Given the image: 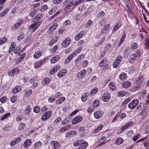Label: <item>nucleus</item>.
I'll list each match as a JSON object with an SVG mask.
<instances>
[{"label":"nucleus","mask_w":149,"mask_h":149,"mask_svg":"<svg viewBox=\"0 0 149 149\" xmlns=\"http://www.w3.org/2000/svg\"><path fill=\"white\" fill-rule=\"evenodd\" d=\"M67 72V70L65 69H63L59 72L57 76L59 77H61L65 75Z\"/></svg>","instance_id":"412c9836"},{"label":"nucleus","mask_w":149,"mask_h":149,"mask_svg":"<svg viewBox=\"0 0 149 149\" xmlns=\"http://www.w3.org/2000/svg\"><path fill=\"white\" fill-rule=\"evenodd\" d=\"M98 91V88H96L95 87L93 88V89H92L90 91V93L91 94H96L97 92Z\"/></svg>","instance_id":"4d7b16f0"},{"label":"nucleus","mask_w":149,"mask_h":149,"mask_svg":"<svg viewBox=\"0 0 149 149\" xmlns=\"http://www.w3.org/2000/svg\"><path fill=\"white\" fill-rule=\"evenodd\" d=\"M24 37V33L23 32H21L19 36L17 37V39L19 41H20Z\"/></svg>","instance_id":"8fccbe9b"},{"label":"nucleus","mask_w":149,"mask_h":149,"mask_svg":"<svg viewBox=\"0 0 149 149\" xmlns=\"http://www.w3.org/2000/svg\"><path fill=\"white\" fill-rule=\"evenodd\" d=\"M31 109L29 106H28L25 110V113L26 115H29L31 112Z\"/></svg>","instance_id":"37998d69"},{"label":"nucleus","mask_w":149,"mask_h":149,"mask_svg":"<svg viewBox=\"0 0 149 149\" xmlns=\"http://www.w3.org/2000/svg\"><path fill=\"white\" fill-rule=\"evenodd\" d=\"M93 24V21L91 19L89 20L85 24V27L86 28H88L90 27Z\"/></svg>","instance_id":"e433bc0d"},{"label":"nucleus","mask_w":149,"mask_h":149,"mask_svg":"<svg viewBox=\"0 0 149 149\" xmlns=\"http://www.w3.org/2000/svg\"><path fill=\"white\" fill-rule=\"evenodd\" d=\"M21 90L20 86H17L13 88L12 91L13 94H16L20 92Z\"/></svg>","instance_id":"bb28decb"},{"label":"nucleus","mask_w":149,"mask_h":149,"mask_svg":"<svg viewBox=\"0 0 149 149\" xmlns=\"http://www.w3.org/2000/svg\"><path fill=\"white\" fill-rule=\"evenodd\" d=\"M126 36V33H125L123 34L122 37L120 39L118 45L119 46H120L123 43V41H124L125 39Z\"/></svg>","instance_id":"79ce46f5"},{"label":"nucleus","mask_w":149,"mask_h":149,"mask_svg":"<svg viewBox=\"0 0 149 149\" xmlns=\"http://www.w3.org/2000/svg\"><path fill=\"white\" fill-rule=\"evenodd\" d=\"M7 40L6 37H4L1 38L0 39V45L3 44L5 42H6Z\"/></svg>","instance_id":"5fc2aeb1"},{"label":"nucleus","mask_w":149,"mask_h":149,"mask_svg":"<svg viewBox=\"0 0 149 149\" xmlns=\"http://www.w3.org/2000/svg\"><path fill=\"white\" fill-rule=\"evenodd\" d=\"M22 23L21 22H19L17 23L12 28L13 31H14L17 30V28Z\"/></svg>","instance_id":"473e14b6"},{"label":"nucleus","mask_w":149,"mask_h":149,"mask_svg":"<svg viewBox=\"0 0 149 149\" xmlns=\"http://www.w3.org/2000/svg\"><path fill=\"white\" fill-rule=\"evenodd\" d=\"M42 143L41 142L39 141L36 143L33 146V148L34 149H36V148H39L42 146Z\"/></svg>","instance_id":"c9c22d12"},{"label":"nucleus","mask_w":149,"mask_h":149,"mask_svg":"<svg viewBox=\"0 0 149 149\" xmlns=\"http://www.w3.org/2000/svg\"><path fill=\"white\" fill-rule=\"evenodd\" d=\"M65 100V98L64 97H62L57 100L56 102V104H60L63 103Z\"/></svg>","instance_id":"4c0bfd02"},{"label":"nucleus","mask_w":149,"mask_h":149,"mask_svg":"<svg viewBox=\"0 0 149 149\" xmlns=\"http://www.w3.org/2000/svg\"><path fill=\"white\" fill-rule=\"evenodd\" d=\"M147 93V91L145 90H142L140 93V97L141 98H143Z\"/></svg>","instance_id":"58836bf2"},{"label":"nucleus","mask_w":149,"mask_h":149,"mask_svg":"<svg viewBox=\"0 0 149 149\" xmlns=\"http://www.w3.org/2000/svg\"><path fill=\"white\" fill-rule=\"evenodd\" d=\"M40 110V107L38 106H35L33 109V111L37 113H39Z\"/></svg>","instance_id":"603ef678"},{"label":"nucleus","mask_w":149,"mask_h":149,"mask_svg":"<svg viewBox=\"0 0 149 149\" xmlns=\"http://www.w3.org/2000/svg\"><path fill=\"white\" fill-rule=\"evenodd\" d=\"M75 54V53H73L70 54L68 57H67L65 61V63L68 64L70 61L71 60L72 58L74 55Z\"/></svg>","instance_id":"b1692460"},{"label":"nucleus","mask_w":149,"mask_h":149,"mask_svg":"<svg viewBox=\"0 0 149 149\" xmlns=\"http://www.w3.org/2000/svg\"><path fill=\"white\" fill-rule=\"evenodd\" d=\"M121 23L120 22H118L114 27L112 30V33H114L116 30H117L120 27Z\"/></svg>","instance_id":"f3484780"},{"label":"nucleus","mask_w":149,"mask_h":149,"mask_svg":"<svg viewBox=\"0 0 149 149\" xmlns=\"http://www.w3.org/2000/svg\"><path fill=\"white\" fill-rule=\"evenodd\" d=\"M140 134H138L137 135H134V137L132 138V140L134 141H136L139 138Z\"/></svg>","instance_id":"69168bd1"},{"label":"nucleus","mask_w":149,"mask_h":149,"mask_svg":"<svg viewBox=\"0 0 149 149\" xmlns=\"http://www.w3.org/2000/svg\"><path fill=\"white\" fill-rule=\"evenodd\" d=\"M60 58V56L57 55L53 57L50 60V62L52 63H55L57 62Z\"/></svg>","instance_id":"6ab92c4d"},{"label":"nucleus","mask_w":149,"mask_h":149,"mask_svg":"<svg viewBox=\"0 0 149 149\" xmlns=\"http://www.w3.org/2000/svg\"><path fill=\"white\" fill-rule=\"evenodd\" d=\"M41 22L38 21L36 23L32 24L29 27V29L30 30H31V32H34L40 26Z\"/></svg>","instance_id":"f257e3e1"},{"label":"nucleus","mask_w":149,"mask_h":149,"mask_svg":"<svg viewBox=\"0 0 149 149\" xmlns=\"http://www.w3.org/2000/svg\"><path fill=\"white\" fill-rule=\"evenodd\" d=\"M134 56L131 55V54L130 55V58L129 59V61L132 63H134V61L136 58V57Z\"/></svg>","instance_id":"3c124183"},{"label":"nucleus","mask_w":149,"mask_h":149,"mask_svg":"<svg viewBox=\"0 0 149 149\" xmlns=\"http://www.w3.org/2000/svg\"><path fill=\"white\" fill-rule=\"evenodd\" d=\"M51 145L52 149H59L61 146L59 142L54 141L51 142Z\"/></svg>","instance_id":"0eeeda50"},{"label":"nucleus","mask_w":149,"mask_h":149,"mask_svg":"<svg viewBox=\"0 0 149 149\" xmlns=\"http://www.w3.org/2000/svg\"><path fill=\"white\" fill-rule=\"evenodd\" d=\"M45 61V59H44L42 60H40L38 62L35 63L34 68H38L42 65L43 64Z\"/></svg>","instance_id":"ddd939ff"},{"label":"nucleus","mask_w":149,"mask_h":149,"mask_svg":"<svg viewBox=\"0 0 149 149\" xmlns=\"http://www.w3.org/2000/svg\"><path fill=\"white\" fill-rule=\"evenodd\" d=\"M58 26L57 24L56 23L52 25L49 29L48 31L50 30L51 31H54Z\"/></svg>","instance_id":"de8ad7c7"},{"label":"nucleus","mask_w":149,"mask_h":149,"mask_svg":"<svg viewBox=\"0 0 149 149\" xmlns=\"http://www.w3.org/2000/svg\"><path fill=\"white\" fill-rule=\"evenodd\" d=\"M94 117L96 119L100 118L102 116V113L99 111L95 112L94 114Z\"/></svg>","instance_id":"aec40b11"},{"label":"nucleus","mask_w":149,"mask_h":149,"mask_svg":"<svg viewBox=\"0 0 149 149\" xmlns=\"http://www.w3.org/2000/svg\"><path fill=\"white\" fill-rule=\"evenodd\" d=\"M128 50H129V48H127L124 51L123 56L124 57L127 58L128 57V56L129 55V53H128Z\"/></svg>","instance_id":"13d9d810"},{"label":"nucleus","mask_w":149,"mask_h":149,"mask_svg":"<svg viewBox=\"0 0 149 149\" xmlns=\"http://www.w3.org/2000/svg\"><path fill=\"white\" fill-rule=\"evenodd\" d=\"M145 45L146 49H149V39L146 40L145 42Z\"/></svg>","instance_id":"774afa93"},{"label":"nucleus","mask_w":149,"mask_h":149,"mask_svg":"<svg viewBox=\"0 0 149 149\" xmlns=\"http://www.w3.org/2000/svg\"><path fill=\"white\" fill-rule=\"evenodd\" d=\"M83 120V117L81 116H78L74 118L72 121V123L75 125L80 122Z\"/></svg>","instance_id":"423d86ee"},{"label":"nucleus","mask_w":149,"mask_h":149,"mask_svg":"<svg viewBox=\"0 0 149 149\" xmlns=\"http://www.w3.org/2000/svg\"><path fill=\"white\" fill-rule=\"evenodd\" d=\"M111 97L110 93H107L104 94L102 97V100L104 102L108 101Z\"/></svg>","instance_id":"9d476101"},{"label":"nucleus","mask_w":149,"mask_h":149,"mask_svg":"<svg viewBox=\"0 0 149 149\" xmlns=\"http://www.w3.org/2000/svg\"><path fill=\"white\" fill-rule=\"evenodd\" d=\"M21 140V139L20 137H18L17 138L15 139H14L13 140V142L15 143V144H16L17 143H18V142H20Z\"/></svg>","instance_id":"680f3d73"},{"label":"nucleus","mask_w":149,"mask_h":149,"mask_svg":"<svg viewBox=\"0 0 149 149\" xmlns=\"http://www.w3.org/2000/svg\"><path fill=\"white\" fill-rule=\"evenodd\" d=\"M138 47L137 44L136 43H133L132 44L131 47V48L132 49H136Z\"/></svg>","instance_id":"338daca9"},{"label":"nucleus","mask_w":149,"mask_h":149,"mask_svg":"<svg viewBox=\"0 0 149 149\" xmlns=\"http://www.w3.org/2000/svg\"><path fill=\"white\" fill-rule=\"evenodd\" d=\"M31 143V140L30 139H27L24 142L23 144L25 148H27L29 147Z\"/></svg>","instance_id":"f8f14e48"},{"label":"nucleus","mask_w":149,"mask_h":149,"mask_svg":"<svg viewBox=\"0 0 149 149\" xmlns=\"http://www.w3.org/2000/svg\"><path fill=\"white\" fill-rule=\"evenodd\" d=\"M110 27V25L109 24H106L104 27L103 28V31H108Z\"/></svg>","instance_id":"0e129e2a"},{"label":"nucleus","mask_w":149,"mask_h":149,"mask_svg":"<svg viewBox=\"0 0 149 149\" xmlns=\"http://www.w3.org/2000/svg\"><path fill=\"white\" fill-rule=\"evenodd\" d=\"M20 70L19 68H16L12 70L10 72L8 73V74L9 75L12 76L18 74Z\"/></svg>","instance_id":"dca6fc26"},{"label":"nucleus","mask_w":149,"mask_h":149,"mask_svg":"<svg viewBox=\"0 0 149 149\" xmlns=\"http://www.w3.org/2000/svg\"><path fill=\"white\" fill-rule=\"evenodd\" d=\"M124 141L123 138L120 137L116 139L115 143L118 145H120Z\"/></svg>","instance_id":"c85d7f7f"},{"label":"nucleus","mask_w":149,"mask_h":149,"mask_svg":"<svg viewBox=\"0 0 149 149\" xmlns=\"http://www.w3.org/2000/svg\"><path fill=\"white\" fill-rule=\"evenodd\" d=\"M141 88V86L140 84L139 83H138L136 84V85L134 86L132 88L131 90V91L132 92H135L136 91H138Z\"/></svg>","instance_id":"4be33fe9"},{"label":"nucleus","mask_w":149,"mask_h":149,"mask_svg":"<svg viewBox=\"0 0 149 149\" xmlns=\"http://www.w3.org/2000/svg\"><path fill=\"white\" fill-rule=\"evenodd\" d=\"M109 87L110 89L112 90H115L116 88V85L113 82H111L109 83Z\"/></svg>","instance_id":"2f4dec72"},{"label":"nucleus","mask_w":149,"mask_h":149,"mask_svg":"<svg viewBox=\"0 0 149 149\" xmlns=\"http://www.w3.org/2000/svg\"><path fill=\"white\" fill-rule=\"evenodd\" d=\"M48 7L47 5H44L42 6V8L40 10V11L41 12L44 11L45 10H46L48 9Z\"/></svg>","instance_id":"e2e57ef3"},{"label":"nucleus","mask_w":149,"mask_h":149,"mask_svg":"<svg viewBox=\"0 0 149 149\" xmlns=\"http://www.w3.org/2000/svg\"><path fill=\"white\" fill-rule=\"evenodd\" d=\"M122 59V57L121 56H118L113 64V67L115 68H117L120 64L121 60Z\"/></svg>","instance_id":"20e7f679"},{"label":"nucleus","mask_w":149,"mask_h":149,"mask_svg":"<svg viewBox=\"0 0 149 149\" xmlns=\"http://www.w3.org/2000/svg\"><path fill=\"white\" fill-rule=\"evenodd\" d=\"M10 116V114L9 113H7L4 115L1 118V120H3Z\"/></svg>","instance_id":"6e6d98bb"},{"label":"nucleus","mask_w":149,"mask_h":149,"mask_svg":"<svg viewBox=\"0 0 149 149\" xmlns=\"http://www.w3.org/2000/svg\"><path fill=\"white\" fill-rule=\"evenodd\" d=\"M69 118H66L62 121L61 123L63 125H65L68 123L69 122Z\"/></svg>","instance_id":"864d4df0"},{"label":"nucleus","mask_w":149,"mask_h":149,"mask_svg":"<svg viewBox=\"0 0 149 149\" xmlns=\"http://www.w3.org/2000/svg\"><path fill=\"white\" fill-rule=\"evenodd\" d=\"M140 51L139 49H138L134 53L132 54L131 55L135 56L137 58L139 57L140 56Z\"/></svg>","instance_id":"a18cd8bd"},{"label":"nucleus","mask_w":149,"mask_h":149,"mask_svg":"<svg viewBox=\"0 0 149 149\" xmlns=\"http://www.w3.org/2000/svg\"><path fill=\"white\" fill-rule=\"evenodd\" d=\"M50 81V79L48 77L44 78L42 81V84L44 86H45L49 84Z\"/></svg>","instance_id":"cd10ccee"},{"label":"nucleus","mask_w":149,"mask_h":149,"mask_svg":"<svg viewBox=\"0 0 149 149\" xmlns=\"http://www.w3.org/2000/svg\"><path fill=\"white\" fill-rule=\"evenodd\" d=\"M87 71L85 69H83L79 72L77 74V77L79 79L83 78L86 75Z\"/></svg>","instance_id":"9b49d317"},{"label":"nucleus","mask_w":149,"mask_h":149,"mask_svg":"<svg viewBox=\"0 0 149 149\" xmlns=\"http://www.w3.org/2000/svg\"><path fill=\"white\" fill-rule=\"evenodd\" d=\"M88 143L84 140H81L80 145L79 147V149H85L88 146Z\"/></svg>","instance_id":"6e6552de"},{"label":"nucleus","mask_w":149,"mask_h":149,"mask_svg":"<svg viewBox=\"0 0 149 149\" xmlns=\"http://www.w3.org/2000/svg\"><path fill=\"white\" fill-rule=\"evenodd\" d=\"M107 59L106 58H104L100 63L99 66L100 67H102L107 62Z\"/></svg>","instance_id":"09e8293b"},{"label":"nucleus","mask_w":149,"mask_h":149,"mask_svg":"<svg viewBox=\"0 0 149 149\" xmlns=\"http://www.w3.org/2000/svg\"><path fill=\"white\" fill-rule=\"evenodd\" d=\"M42 55V52L40 51H38L35 53L33 56L35 59H37L39 58Z\"/></svg>","instance_id":"393cba45"},{"label":"nucleus","mask_w":149,"mask_h":149,"mask_svg":"<svg viewBox=\"0 0 149 149\" xmlns=\"http://www.w3.org/2000/svg\"><path fill=\"white\" fill-rule=\"evenodd\" d=\"M77 132L76 131L69 132L66 133L65 137H66L67 138H69L72 135H76L77 134Z\"/></svg>","instance_id":"a211bd4d"},{"label":"nucleus","mask_w":149,"mask_h":149,"mask_svg":"<svg viewBox=\"0 0 149 149\" xmlns=\"http://www.w3.org/2000/svg\"><path fill=\"white\" fill-rule=\"evenodd\" d=\"M60 68L59 65H57L52 68L50 71L49 73L50 74H53L56 73L59 70Z\"/></svg>","instance_id":"4468645a"},{"label":"nucleus","mask_w":149,"mask_h":149,"mask_svg":"<svg viewBox=\"0 0 149 149\" xmlns=\"http://www.w3.org/2000/svg\"><path fill=\"white\" fill-rule=\"evenodd\" d=\"M139 100L138 99H134L130 102L128 105V107L132 109L135 108L139 104Z\"/></svg>","instance_id":"f03ea898"},{"label":"nucleus","mask_w":149,"mask_h":149,"mask_svg":"<svg viewBox=\"0 0 149 149\" xmlns=\"http://www.w3.org/2000/svg\"><path fill=\"white\" fill-rule=\"evenodd\" d=\"M131 100L130 98H126L122 103V106H124L127 104L128 102H129Z\"/></svg>","instance_id":"bf43d9fd"},{"label":"nucleus","mask_w":149,"mask_h":149,"mask_svg":"<svg viewBox=\"0 0 149 149\" xmlns=\"http://www.w3.org/2000/svg\"><path fill=\"white\" fill-rule=\"evenodd\" d=\"M52 112L51 111H49L43 114L41 118V120L44 121L49 118L52 115Z\"/></svg>","instance_id":"7ed1b4c3"},{"label":"nucleus","mask_w":149,"mask_h":149,"mask_svg":"<svg viewBox=\"0 0 149 149\" xmlns=\"http://www.w3.org/2000/svg\"><path fill=\"white\" fill-rule=\"evenodd\" d=\"M127 77V74L126 73L123 72L119 76V78L122 81H123L125 80Z\"/></svg>","instance_id":"a878e982"},{"label":"nucleus","mask_w":149,"mask_h":149,"mask_svg":"<svg viewBox=\"0 0 149 149\" xmlns=\"http://www.w3.org/2000/svg\"><path fill=\"white\" fill-rule=\"evenodd\" d=\"M73 2L74 4V8L82 3L83 2V0H79L78 1L75 0Z\"/></svg>","instance_id":"72a5a7b5"},{"label":"nucleus","mask_w":149,"mask_h":149,"mask_svg":"<svg viewBox=\"0 0 149 149\" xmlns=\"http://www.w3.org/2000/svg\"><path fill=\"white\" fill-rule=\"evenodd\" d=\"M42 17V14L38 13L37 15L34 17L32 19V22L34 23H36Z\"/></svg>","instance_id":"2eb2a0df"},{"label":"nucleus","mask_w":149,"mask_h":149,"mask_svg":"<svg viewBox=\"0 0 149 149\" xmlns=\"http://www.w3.org/2000/svg\"><path fill=\"white\" fill-rule=\"evenodd\" d=\"M100 101L97 100H95L93 102V107L94 108L97 107L100 104Z\"/></svg>","instance_id":"c03bdc74"},{"label":"nucleus","mask_w":149,"mask_h":149,"mask_svg":"<svg viewBox=\"0 0 149 149\" xmlns=\"http://www.w3.org/2000/svg\"><path fill=\"white\" fill-rule=\"evenodd\" d=\"M16 45V43L15 42H12L10 46V49L9 52L10 53V52H13V49L15 47Z\"/></svg>","instance_id":"7c9ffc66"},{"label":"nucleus","mask_w":149,"mask_h":149,"mask_svg":"<svg viewBox=\"0 0 149 149\" xmlns=\"http://www.w3.org/2000/svg\"><path fill=\"white\" fill-rule=\"evenodd\" d=\"M133 123L134 122L133 121H129L126 123L120 128V130L121 132H122L124 130L127 129L129 127L132 125Z\"/></svg>","instance_id":"39448f33"},{"label":"nucleus","mask_w":149,"mask_h":149,"mask_svg":"<svg viewBox=\"0 0 149 149\" xmlns=\"http://www.w3.org/2000/svg\"><path fill=\"white\" fill-rule=\"evenodd\" d=\"M105 14V13L104 11L102 10L100 12H99L98 15L97 17L98 18H100L101 17H103Z\"/></svg>","instance_id":"052dcab7"},{"label":"nucleus","mask_w":149,"mask_h":149,"mask_svg":"<svg viewBox=\"0 0 149 149\" xmlns=\"http://www.w3.org/2000/svg\"><path fill=\"white\" fill-rule=\"evenodd\" d=\"M125 91H119L117 93V95L119 97H122L125 95Z\"/></svg>","instance_id":"49530a36"},{"label":"nucleus","mask_w":149,"mask_h":149,"mask_svg":"<svg viewBox=\"0 0 149 149\" xmlns=\"http://www.w3.org/2000/svg\"><path fill=\"white\" fill-rule=\"evenodd\" d=\"M131 83L128 81H126L123 83V86L124 88H126L129 87L131 85Z\"/></svg>","instance_id":"c756f323"},{"label":"nucleus","mask_w":149,"mask_h":149,"mask_svg":"<svg viewBox=\"0 0 149 149\" xmlns=\"http://www.w3.org/2000/svg\"><path fill=\"white\" fill-rule=\"evenodd\" d=\"M71 42V40L70 38H67L62 42V46L63 47H66L70 44Z\"/></svg>","instance_id":"1a4fd4ad"},{"label":"nucleus","mask_w":149,"mask_h":149,"mask_svg":"<svg viewBox=\"0 0 149 149\" xmlns=\"http://www.w3.org/2000/svg\"><path fill=\"white\" fill-rule=\"evenodd\" d=\"M9 9L8 8L3 10L2 12L0 14V17H3L7 14L9 11Z\"/></svg>","instance_id":"ea45409f"},{"label":"nucleus","mask_w":149,"mask_h":149,"mask_svg":"<svg viewBox=\"0 0 149 149\" xmlns=\"http://www.w3.org/2000/svg\"><path fill=\"white\" fill-rule=\"evenodd\" d=\"M26 125L24 123L20 124L19 125L18 129L19 131H22L26 128Z\"/></svg>","instance_id":"f704fd0d"},{"label":"nucleus","mask_w":149,"mask_h":149,"mask_svg":"<svg viewBox=\"0 0 149 149\" xmlns=\"http://www.w3.org/2000/svg\"><path fill=\"white\" fill-rule=\"evenodd\" d=\"M103 125H100L97 127L95 130L93 131V132L95 133H96L99 132L103 127Z\"/></svg>","instance_id":"a19ab883"},{"label":"nucleus","mask_w":149,"mask_h":149,"mask_svg":"<svg viewBox=\"0 0 149 149\" xmlns=\"http://www.w3.org/2000/svg\"><path fill=\"white\" fill-rule=\"evenodd\" d=\"M84 31H81L75 37V40L76 41H78L79 40L82 36L83 35H84Z\"/></svg>","instance_id":"5701e85b"}]
</instances>
